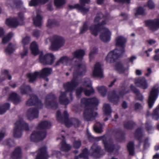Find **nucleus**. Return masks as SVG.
Here are the masks:
<instances>
[{
  "instance_id": "69168bd1",
  "label": "nucleus",
  "mask_w": 159,
  "mask_h": 159,
  "mask_svg": "<svg viewBox=\"0 0 159 159\" xmlns=\"http://www.w3.org/2000/svg\"><path fill=\"white\" fill-rule=\"evenodd\" d=\"M147 5L148 7L150 9H152L155 7L154 4L152 0H149L148 1Z\"/></svg>"
},
{
  "instance_id": "473e14b6",
  "label": "nucleus",
  "mask_w": 159,
  "mask_h": 159,
  "mask_svg": "<svg viewBox=\"0 0 159 159\" xmlns=\"http://www.w3.org/2000/svg\"><path fill=\"white\" fill-rule=\"evenodd\" d=\"M127 150L130 156H133L134 154L135 148L134 143L133 141L128 142L127 145Z\"/></svg>"
},
{
  "instance_id": "79ce46f5",
  "label": "nucleus",
  "mask_w": 159,
  "mask_h": 159,
  "mask_svg": "<svg viewBox=\"0 0 159 159\" xmlns=\"http://www.w3.org/2000/svg\"><path fill=\"white\" fill-rule=\"evenodd\" d=\"M15 50L14 45L11 43H10L5 49V52L7 54L10 55Z\"/></svg>"
},
{
  "instance_id": "6e6552de",
  "label": "nucleus",
  "mask_w": 159,
  "mask_h": 159,
  "mask_svg": "<svg viewBox=\"0 0 159 159\" xmlns=\"http://www.w3.org/2000/svg\"><path fill=\"white\" fill-rule=\"evenodd\" d=\"M159 94V87H153L150 91L148 101V107L152 108Z\"/></svg>"
},
{
  "instance_id": "c85d7f7f",
  "label": "nucleus",
  "mask_w": 159,
  "mask_h": 159,
  "mask_svg": "<svg viewBox=\"0 0 159 159\" xmlns=\"http://www.w3.org/2000/svg\"><path fill=\"white\" fill-rule=\"evenodd\" d=\"M103 28L100 27L97 24L91 25L89 27V30L92 34L95 36L98 35V33L102 30Z\"/></svg>"
},
{
  "instance_id": "3c124183",
  "label": "nucleus",
  "mask_w": 159,
  "mask_h": 159,
  "mask_svg": "<svg viewBox=\"0 0 159 159\" xmlns=\"http://www.w3.org/2000/svg\"><path fill=\"white\" fill-rule=\"evenodd\" d=\"M13 34L11 32H9L2 39V43L5 44L9 41L12 37Z\"/></svg>"
},
{
  "instance_id": "8fccbe9b",
  "label": "nucleus",
  "mask_w": 159,
  "mask_h": 159,
  "mask_svg": "<svg viewBox=\"0 0 159 159\" xmlns=\"http://www.w3.org/2000/svg\"><path fill=\"white\" fill-rule=\"evenodd\" d=\"M88 30V25L87 21L84 22L82 27L80 28V34H82L85 33Z\"/></svg>"
},
{
  "instance_id": "864d4df0",
  "label": "nucleus",
  "mask_w": 159,
  "mask_h": 159,
  "mask_svg": "<svg viewBox=\"0 0 159 159\" xmlns=\"http://www.w3.org/2000/svg\"><path fill=\"white\" fill-rule=\"evenodd\" d=\"M65 3V0H54V5L57 8L62 7Z\"/></svg>"
},
{
  "instance_id": "f257e3e1",
  "label": "nucleus",
  "mask_w": 159,
  "mask_h": 159,
  "mask_svg": "<svg viewBox=\"0 0 159 159\" xmlns=\"http://www.w3.org/2000/svg\"><path fill=\"white\" fill-rule=\"evenodd\" d=\"M77 69H75L73 73V77L71 81L63 84V87L66 92H70L69 96L71 101L73 99L72 92L75 88L78 86L80 83L78 80L79 76L84 75L86 71V65L82 63L78 64Z\"/></svg>"
},
{
  "instance_id": "39448f33",
  "label": "nucleus",
  "mask_w": 159,
  "mask_h": 159,
  "mask_svg": "<svg viewBox=\"0 0 159 159\" xmlns=\"http://www.w3.org/2000/svg\"><path fill=\"white\" fill-rule=\"evenodd\" d=\"M15 125L13 135L15 138H20L22 135L23 130L27 131L29 129L28 124L21 120H17L15 123Z\"/></svg>"
},
{
  "instance_id": "338daca9",
  "label": "nucleus",
  "mask_w": 159,
  "mask_h": 159,
  "mask_svg": "<svg viewBox=\"0 0 159 159\" xmlns=\"http://www.w3.org/2000/svg\"><path fill=\"white\" fill-rule=\"evenodd\" d=\"M28 52L27 48L24 46L23 51L22 53H21V58H23L24 57L27 55Z\"/></svg>"
},
{
  "instance_id": "9d476101",
  "label": "nucleus",
  "mask_w": 159,
  "mask_h": 159,
  "mask_svg": "<svg viewBox=\"0 0 159 159\" xmlns=\"http://www.w3.org/2000/svg\"><path fill=\"white\" fill-rule=\"evenodd\" d=\"M64 43V39L62 37L57 36L54 38L52 42L51 48L53 50H57L63 46Z\"/></svg>"
},
{
  "instance_id": "de8ad7c7",
  "label": "nucleus",
  "mask_w": 159,
  "mask_h": 159,
  "mask_svg": "<svg viewBox=\"0 0 159 159\" xmlns=\"http://www.w3.org/2000/svg\"><path fill=\"white\" fill-rule=\"evenodd\" d=\"M145 129L148 133H150V131L152 130L153 127L152 124V122L149 120H147L145 124Z\"/></svg>"
},
{
  "instance_id": "2eb2a0df",
  "label": "nucleus",
  "mask_w": 159,
  "mask_h": 159,
  "mask_svg": "<svg viewBox=\"0 0 159 159\" xmlns=\"http://www.w3.org/2000/svg\"><path fill=\"white\" fill-rule=\"evenodd\" d=\"M103 32L100 35V38L103 42H107L110 41L111 39V33L107 28L103 27Z\"/></svg>"
},
{
  "instance_id": "5701e85b",
  "label": "nucleus",
  "mask_w": 159,
  "mask_h": 159,
  "mask_svg": "<svg viewBox=\"0 0 159 159\" xmlns=\"http://www.w3.org/2000/svg\"><path fill=\"white\" fill-rule=\"evenodd\" d=\"M6 23L8 26L12 28H16L19 25L18 18L15 17L12 19L7 18L6 20Z\"/></svg>"
},
{
  "instance_id": "4c0bfd02",
  "label": "nucleus",
  "mask_w": 159,
  "mask_h": 159,
  "mask_svg": "<svg viewBox=\"0 0 159 159\" xmlns=\"http://www.w3.org/2000/svg\"><path fill=\"white\" fill-rule=\"evenodd\" d=\"M61 146L60 149L62 151L67 152L71 149V146L69 144L66 143V141L64 139H62L61 143Z\"/></svg>"
},
{
  "instance_id": "423d86ee",
  "label": "nucleus",
  "mask_w": 159,
  "mask_h": 159,
  "mask_svg": "<svg viewBox=\"0 0 159 159\" xmlns=\"http://www.w3.org/2000/svg\"><path fill=\"white\" fill-rule=\"evenodd\" d=\"M57 98L56 95L52 92L47 94L44 103L47 107H50L53 109H56L58 107V104L55 101Z\"/></svg>"
},
{
  "instance_id": "ddd939ff",
  "label": "nucleus",
  "mask_w": 159,
  "mask_h": 159,
  "mask_svg": "<svg viewBox=\"0 0 159 159\" xmlns=\"http://www.w3.org/2000/svg\"><path fill=\"white\" fill-rule=\"evenodd\" d=\"M26 104L30 106H37L40 108H42L43 106L41 101L39 100L38 97L35 95H32L30 98L26 101Z\"/></svg>"
},
{
  "instance_id": "4468645a",
  "label": "nucleus",
  "mask_w": 159,
  "mask_h": 159,
  "mask_svg": "<svg viewBox=\"0 0 159 159\" xmlns=\"http://www.w3.org/2000/svg\"><path fill=\"white\" fill-rule=\"evenodd\" d=\"M39 111L38 108L36 107L30 108L27 111V116L29 120H32L38 118Z\"/></svg>"
},
{
  "instance_id": "e433bc0d",
  "label": "nucleus",
  "mask_w": 159,
  "mask_h": 159,
  "mask_svg": "<svg viewBox=\"0 0 159 159\" xmlns=\"http://www.w3.org/2000/svg\"><path fill=\"white\" fill-rule=\"evenodd\" d=\"M30 48L32 53L34 56L38 54L39 53V50L38 46L35 42H33L31 44Z\"/></svg>"
},
{
  "instance_id": "20e7f679",
  "label": "nucleus",
  "mask_w": 159,
  "mask_h": 159,
  "mask_svg": "<svg viewBox=\"0 0 159 159\" xmlns=\"http://www.w3.org/2000/svg\"><path fill=\"white\" fill-rule=\"evenodd\" d=\"M51 126L50 122L46 120L41 122L37 126V129L43 130L39 131H33L30 136L31 141L36 142L43 140L46 136L47 131L46 129L50 128Z\"/></svg>"
},
{
  "instance_id": "4d7b16f0",
  "label": "nucleus",
  "mask_w": 159,
  "mask_h": 159,
  "mask_svg": "<svg viewBox=\"0 0 159 159\" xmlns=\"http://www.w3.org/2000/svg\"><path fill=\"white\" fill-rule=\"evenodd\" d=\"M84 92L86 96H89L94 93V90L93 88H91L90 89H84Z\"/></svg>"
},
{
  "instance_id": "774afa93",
  "label": "nucleus",
  "mask_w": 159,
  "mask_h": 159,
  "mask_svg": "<svg viewBox=\"0 0 159 159\" xmlns=\"http://www.w3.org/2000/svg\"><path fill=\"white\" fill-rule=\"evenodd\" d=\"M60 59L61 63H63L64 62H67L69 60V58L67 56H65L61 57Z\"/></svg>"
},
{
  "instance_id": "aec40b11",
  "label": "nucleus",
  "mask_w": 159,
  "mask_h": 159,
  "mask_svg": "<svg viewBox=\"0 0 159 159\" xmlns=\"http://www.w3.org/2000/svg\"><path fill=\"white\" fill-rule=\"evenodd\" d=\"M135 84L137 86L144 89H146L148 87L147 81L144 77H139L136 80Z\"/></svg>"
},
{
  "instance_id": "bb28decb",
  "label": "nucleus",
  "mask_w": 159,
  "mask_h": 159,
  "mask_svg": "<svg viewBox=\"0 0 159 159\" xmlns=\"http://www.w3.org/2000/svg\"><path fill=\"white\" fill-rule=\"evenodd\" d=\"M19 90L22 94H27L32 91V89L30 85H26L24 83L19 88Z\"/></svg>"
},
{
  "instance_id": "e2e57ef3",
  "label": "nucleus",
  "mask_w": 159,
  "mask_h": 159,
  "mask_svg": "<svg viewBox=\"0 0 159 159\" xmlns=\"http://www.w3.org/2000/svg\"><path fill=\"white\" fill-rule=\"evenodd\" d=\"M41 32V31L39 30L36 29L34 30L33 31L32 34L33 36L38 39L40 37Z\"/></svg>"
},
{
  "instance_id": "ea45409f",
  "label": "nucleus",
  "mask_w": 159,
  "mask_h": 159,
  "mask_svg": "<svg viewBox=\"0 0 159 159\" xmlns=\"http://www.w3.org/2000/svg\"><path fill=\"white\" fill-rule=\"evenodd\" d=\"M22 4V2L20 0H11L10 5L12 8L14 7L19 8L20 7Z\"/></svg>"
},
{
  "instance_id": "c756f323",
  "label": "nucleus",
  "mask_w": 159,
  "mask_h": 159,
  "mask_svg": "<svg viewBox=\"0 0 159 159\" xmlns=\"http://www.w3.org/2000/svg\"><path fill=\"white\" fill-rule=\"evenodd\" d=\"M136 125V123L132 120H128L123 122L124 127L127 129H132L134 128Z\"/></svg>"
},
{
  "instance_id": "bf43d9fd",
  "label": "nucleus",
  "mask_w": 159,
  "mask_h": 159,
  "mask_svg": "<svg viewBox=\"0 0 159 159\" xmlns=\"http://www.w3.org/2000/svg\"><path fill=\"white\" fill-rule=\"evenodd\" d=\"M133 107L134 111H138L142 109L143 106L140 103L136 102L134 104Z\"/></svg>"
},
{
  "instance_id": "2f4dec72",
  "label": "nucleus",
  "mask_w": 159,
  "mask_h": 159,
  "mask_svg": "<svg viewBox=\"0 0 159 159\" xmlns=\"http://www.w3.org/2000/svg\"><path fill=\"white\" fill-rule=\"evenodd\" d=\"M33 20L34 24L35 26L39 27L41 26L42 17L41 16L37 14L36 16L33 18Z\"/></svg>"
},
{
  "instance_id": "603ef678",
  "label": "nucleus",
  "mask_w": 159,
  "mask_h": 159,
  "mask_svg": "<svg viewBox=\"0 0 159 159\" xmlns=\"http://www.w3.org/2000/svg\"><path fill=\"white\" fill-rule=\"evenodd\" d=\"M145 10L143 8L141 7H138L136 10V12L135 13V16H137L139 15H145Z\"/></svg>"
},
{
  "instance_id": "680f3d73",
  "label": "nucleus",
  "mask_w": 159,
  "mask_h": 159,
  "mask_svg": "<svg viewBox=\"0 0 159 159\" xmlns=\"http://www.w3.org/2000/svg\"><path fill=\"white\" fill-rule=\"evenodd\" d=\"M7 146L10 147H11L14 146L15 143L13 139H7L6 142Z\"/></svg>"
},
{
  "instance_id": "7ed1b4c3",
  "label": "nucleus",
  "mask_w": 159,
  "mask_h": 159,
  "mask_svg": "<svg viewBox=\"0 0 159 159\" xmlns=\"http://www.w3.org/2000/svg\"><path fill=\"white\" fill-rule=\"evenodd\" d=\"M126 39L123 37L118 36L116 40V45L120 48H116L109 52L106 58L107 62L113 63L119 58L122 57L125 52V44Z\"/></svg>"
},
{
  "instance_id": "58836bf2",
  "label": "nucleus",
  "mask_w": 159,
  "mask_h": 159,
  "mask_svg": "<svg viewBox=\"0 0 159 159\" xmlns=\"http://www.w3.org/2000/svg\"><path fill=\"white\" fill-rule=\"evenodd\" d=\"M102 125L99 122H97L93 126V129L95 132L101 133L103 131Z\"/></svg>"
},
{
  "instance_id": "f8f14e48",
  "label": "nucleus",
  "mask_w": 159,
  "mask_h": 159,
  "mask_svg": "<svg viewBox=\"0 0 159 159\" xmlns=\"http://www.w3.org/2000/svg\"><path fill=\"white\" fill-rule=\"evenodd\" d=\"M145 25L151 30H156L159 28V19L147 20L144 21Z\"/></svg>"
},
{
  "instance_id": "b1692460",
  "label": "nucleus",
  "mask_w": 159,
  "mask_h": 159,
  "mask_svg": "<svg viewBox=\"0 0 159 159\" xmlns=\"http://www.w3.org/2000/svg\"><path fill=\"white\" fill-rule=\"evenodd\" d=\"M60 103L62 105H67L69 104L70 101L66 96V92H61V95L59 99Z\"/></svg>"
},
{
  "instance_id": "4be33fe9",
  "label": "nucleus",
  "mask_w": 159,
  "mask_h": 159,
  "mask_svg": "<svg viewBox=\"0 0 159 159\" xmlns=\"http://www.w3.org/2000/svg\"><path fill=\"white\" fill-rule=\"evenodd\" d=\"M12 159H20L22 157V152L20 147H16L11 154Z\"/></svg>"
},
{
  "instance_id": "412c9836",
  "label": "nucleus",
  "mask_w": 159,
  "mask_h": 159,
  "mask_svg": "<svg viewBox=\"0 0 159 159\" xmlns=\"http://www.w3.org/2000/svg\"><path fill=\"white\" fill-rule=\"evenodd\" d=\"M130 88L132 91L135 94L136 96L135 99L136 100L143 102L144 99L143 95L140 93L139 90L137 89L133 84H131Z\"/></svg>"
},
{
  "instance_id": "a18cd8bd",
  "label": "nucleus",
  "mask_w": 159,
  "mask_h": 159,
  "mask_svg": "<svg viewBox=\"0 0 159 159\" xmlns=\"http://www.w3.org/2000/svg\"><path fill=\"white\" fill-rule=\"evenodd\" d=\"M89 153V152L88 148H85L82 150L81 152L79 155V156L85 159H88Z\"/></svg>"
},
{
  "instance_id": "dca6fc26",
  "label": "nucleus",
  "mask_w": 159,
  "mask_h": 159,
  "mask_svg": "<svg viewBox=\"0 0 159 159\" xmlns=\"http://www.w3.org/2000/svg\"><path fill=\"white\" fill-rule=\"evenodd\" d=\"M93 75L94 77L100 78L103 77V72L101 68V65L99 62H97L95 64L93 72Z\"/></svg>"
},
{
  "instance_id": "09e8293b",
  "label": "nucleus",
  "mask_w": 159,
  "mask_h": 159,
  "mask_svg": "<svg viewBox=\"0 0 159 159\" xmlns=\"http://www.w3.org/2000/svg\"><path fill=\"white\" fill-rule=\"evenodd\" d=\"M97 89L98 92L100 93L102 96L104 97L105 96L107 91L106 87L104 86L98 87Z\"/></svg>"
},
{
  "instance_id": "9b49d317",
  "label": "nucleus",
  "mask_w": 159,
  "mask_h": 159,
  "mask_svg": "<svg viewBox=\"0 0 159 159\" xmlns=\"http://www.w3.org/2000/svg\"><path fill=\"white\" fill-rule=\"evenodd\" d=\"M111 132L112 134H115L117 141L122 142L125 141V134L120 128L113 129L112 130Z\"/></svg>"
},
{
  "instance_id": "6e6d98bb",
  "label": "nucleus",
  "mask_w": 159,
  "mask_h": 159,
  "mask_svg": "<svg viewBox=\"0 0 159 159\" xmlns=\"http://www.w3.org/2000/svg\"><path fill=\"white\" fill-rule=\"evenodd\" d=\"M85 5H80L79 4V7H78V10H80L83 14L86 13L89 11V9L88 8H86L84 7Z\"/></svg>"
},
{
  "instance_id": "c03bdc74",
  "label": "nucleus",
  "mask_w": 159,
  "mask_h": 159,
  "mask_svg": "<svg viewBox=\"0 0 159 159\" xmlns=\"http://www.w3.org/2000/svg\"><path fill=\"white\" fill-rule=\"evenodd\" d=\"M103 111L105 115H109L111 112V107L109 104H105L103 106Z\"/></svg>"
},
{
  "instance_id": "393cba45",
  "label": "nucleus",
  "mask_w": 159,
  "mask_h": 159,
  "mask_svg": "<svg viewBox=\"0 0 159 159\" xmlns=\"http://www.w3.org/2000/svg\"><path fill=\"white\" fill-rule=\"evenodd\" d=\"M8 99L16 105L18 104L21 101L20 96L15 92L11 93L9 96Z\"/></svg>"
},
{
  "instance_id": "a878e982",
  "label": "nucleus",
  "mask_w": 159,
  "mask_h": 159,
  "mask_svg": "<svg viewBox=\"0 0 159 159\" xmlns=\"http://www.w3.org/2000/svg\"><path fill=\"white\" fill-rule=\"evenodd\" d=\"M52 72V69L49 67H44L39 72L40 78H45L50 75Z\"/></svg>"
},
{
  "instance_id": "c9c22d12",
  "label": "nucleus",
  "mask_w": 159,
  "mask_h": 159,
  "mask_svg": "<svg viewBox=\"0 0 159 159\" xmlns=\"http://www.w3.org/2000/svg\"><path fill=\"white\" fill-rule=\"evenodd\" d=\"M72 55L74 58L81 59L85 55V52L82 49H80L73 52Z\"/></svg>"
},
{
  "instance_id": "1a4fd4ad",
  "label": "nucleus",
  "mask_w": 159,
  "mask_h": 159,
  "mask_svg": "<svg viewBox=\"0 0 159 159\" xmlns=\"http://www.w3.org/2000/svg\"><path fill=\"white\" fill-rule=\"evenodd\" d=\"M55 59V56L52 53H47L43 55L42 53L39 57L40 62L43 65H52Z\"/></svg>"
},
{
  "instance_id": "5fc2aeb1",
  "label": "nucleus",
  "mask_w": 159,
  "mask_h": 159,
  "mask_svg": "<svg viewBox=\"0 0 159 159\" xmlns=\"http://www.w3.org/2000/svg\"><path fill=\"white\" fill-rule=\"evenodd\" d=\"M40 3H43L42 0H31L29 4L30 6H36Z\"/></svg>"
},
{
  "instance_id": "49530a36",
  "label": "nucleus",
  "mask_w": 159,
  "mask_h": 159,
  "mask_svg": "<svg viewBox=\"0 0 159 159\" xmlns=\"http://www.w3.org/2000/svg\"><path fill=\"white\" fill-rule=\"evenodd\" d=\"M152 117L153 119L157 120L159 119V104L157 107L153 110Z\"/></svg>"
},
{
  "instance_id": "13d9d810",
  "label": "nucleus",
  "mask_w": 159,
  "mask_h": 159,
  "mask_svg": "<svg viewBox=\"0 0 159 159\" xmlns=\"http://www.w3.org/2000/svg\"><path fill=\"white\" fill-rule=\"evenodd\" d=\"M83 91L84 92V89L82 87H80L77 89L76 91V95L77 98H80L81 96V93Z\"/></svg>"
},
{
  "instance_id": "0e129e2a",
  "label": "nucleus",
  "mask_w": 159,
  "mask_h": 159,
  "mask_svg": "<svg viewBox=\"0 0 159 159\" xmlns=\"http://www.w3.org/2000/svg\"><path fill=\"white\" fill-rule=\"evenodd\" d=\"M81 145L80 141L75 140L73 143V146L75 148H79Z\"/></svg>"
},
{
  "instance_id": "37998d69",
  "label": "nucleus",
  "mask_w": 159,
  "mask_h": 159,
  "mask_svg": "<svg viewBox=\"0 0 159 159\" xmlns=\"http://www.w3.org/2000/svg\"><path fill=\"white\" fill-rule=\"evenodd\" d=\"M115 67L116 70L120 73H124L125 70V68L120 62H117L115 65Z\"/></svg>"
},
{
  "instance_id": "0eeeda50",
  "label": "nucleus",
  "mask_w": 159,
  "mask_h": 159,
  "mask_svg": "<svg viewBox=\"0 0 159 159\" xmlns=\"http://www.w3.org/2000/svg\"><path fill=\"white\" fill-rule=\"evenodd\" d=\"M104 154L103 150L100 146L93 143L90 148L89 155L96 158H99Z\"/></svg>"
},
{
  "instance_id": "052dcab7",
  "label": "nucleus",
  "mask_w": 159,
  "mask_h": 159,
  "mask_svg": "<svg viewBox=\"0 0 159 159\" xmlns=\"http://www.w3.org/2000/svg\"><path fill=\"white\" fill-rule=\"evenodd\" d=\"M72 125H74V127L76 128L78 127L80 125V121L78 119L74 118L72 120Z\"/></svg>"
},
{
  "instance_id": "cd10ccee",
  "label": "nucleus",
  "mask_w": 159,
  "mask_h": 159,
  "mask_svg": "<svg viewBox=\"0 0 159 159\" xmlns=\"http://www.w3.org/2000/svg\"><path fill=\"white\" fill-rule=\"evenodd\" d=\"M135 139L139 141V143L140 144L142 142V138L143 135L142 129L141 128L137 129L134 133Z\"/></svg>"
},
{
  "instance_id": "7c9ffc66",
  "label": "nucleus",
  "mask_w": 159,
  "mask_h": 159,
  "mask_svg": "<svg viewBox=\"0 0 159 159\" xmlns=\"http://www.w3.org/2000/svg\"><path fill=\"white\" fill-rule=\"evenodd\" d=\"M56 117L57 120L61 122L62 120H67L68 119V114L66 111H64L63 112V116L61 115V112L59 110H58L56 112Z\"/></svg>"
},
{
  "instance_id": "f704fd0d",
  "label": "nucleus",
  "mask_w": 159,
  "mask_h": 159,
  "mask_svg": "<svg viewBox=\"0 0 159 159\" xmlns=\"http://www.w3.org/2000/svg\"><path fill=\"white\" fill-rule=\"evenodd\" d=\"M39 72L35 71L32 74L29 73L27 75L29 79V82L33 83L35 81L37 78H40V75Z\"/></svg>"
},
{
  "instance_id": "f3484780",
  "label": "nucleus",
  "mask_w": 159,
  "mask_h": 159,
  "mask_svg": "<svg viewBox=\"0 0 159 159\" xmlns=\"http://www.w3.org/2000/svg\"><path fill=\"white\" fill-rule=\"evenodd\" d=\"M49 156L47 148L45 146L40 148L36 156V159H48Z\"/></svg>"
},
{
  "instance_id": "a211bd4d",
  "label": "nucleus",
  "mask_w": 159,
  "mask_h": 159,
  "mask_svg": "<svg viewBox=\"0 0 159 159\" xmlns=\"http://www.w3.org/2000/svg\"><path fill=\"white\" fill-rule=\"evenodd\" d=\"M110 94H109L108 96V98L109 101L113 103L114 104L117 105L119 101V96L116 94L115 90H113L110 92Z\"/></svg>"
},
{
  "instance_id": "f03ea898",
  "label": "nucleus",
  "mask_w": 159,
  "mask_h": 159,
  "mask_svg": "<svg viewBox=\"0 0 159 159\" xmlns=\"http://www.w3.org/2000/svg\"><path fill=\"white\" fill-rule=\"evenodd\" d=\"M81 102L85 105L83 116L84 120L87 121L94 120L98 115L94 112V109L98 106V101L95 98H83L81 99Z\"/></svg>"
},
{
  "instance_id": "72a5a7b5",
  "label": "nucleus",
  "mask_w": 159,
  "mask_h": 159,
  "mask_svg": "<svg viewBox=\"0 0 159 159\" xmlns=\"http://www.w3.org/2000/svg\"><path fill=\"white\" fill-rule=\"evenodd\" d=\"M60 22L56 19H49L48 21L47 26L48 28H52L55 27H58L60 25Z\"/></svg>"
},
{
  "instance_id": "a19ab883",
  "label": "nucleus",
  "mask_w": 159,
  "mask_h": 159,
  "mask_svg": "<svg viewBox=\"0 0 159 159\" xmlns=\"http://www.w3.org/2000/svg\"><path fill=\"white\" fill-rule=\"evenodd\" d=\"M10 104L8 103H5L0 106V115H2L9 110Z\"/></svg>"
},
{
  "instance_id": "6ab92c4d",
  "label": "nucleus",
  "mask_w": 159,
  "mask_h": 159,
  "mask_svg": "<svg viewBox=\"0 0 159 159\" xmlns=\"http://www.w3.org/2000/svg\"><path fill=\"white\" fill-rule=\"evenodd\" d=\"M105 150L108 152L111 153L113 152L115 149V146L112 143H109L108 142L106 138H104L102 140Z\"/></svg>"
}]
</instances>
